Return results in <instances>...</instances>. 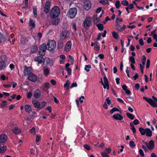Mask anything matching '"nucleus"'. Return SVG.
I'll use <instances>...</instances> for the list:
<instances>
[{"mask_svg": "<svg viewBox=\"0 0 157 157\" xmlns=\"http://www.w3.org/2000/svg\"><path fill=\"white\" fill-rule=\"evenodd\" d=\"M60 13L59 8L58 6H55L51 9L50 15L51 18L55 19L59 16Z\"/></svg>", "mask_w": 157, "mask_h": 157, "instance_id": "1", "label": "nucleus"}, {"mask_svg": "<svg viewBox=\"0 0 157 157\" xmlns=\"http://www.w3.org/2000/svg\"><path fill=\"white\" fill-rule=\"evenodd\" d=\"M152 98L153 100L151 98H148L145 97H143V99L148 102L152 107H157V98L154 96H152Z\"/></svg>", "mask_w": 157, "mask_h": 157, "instance_id": "2", "label": "nucleus"}, {"mask_svg": "<svg viewBox=\"0 0 157 157\" xmlns=\"http://www.w3.org/2000/svg\"><path fill=\"white\" fill-rule=\"evenodd\" d=\"M56 43L54 40H51L47 44V49L51 51H54L56 47Z\"/></svg>", "mask_w": 157, "mask_h": 157, "instance_id": "3", "label": "nucleus"}, {"mask_svg": "<svg viewBox=\"0 0 157 157\" xmlns=\"http://www.w3.org/2000/svg\"><path fill=\"white\" fill-rule=\"evenodd\" d=\"M116 19L115 25V26L117 27L116 29L118 30L120 32H122L125 29L126 26L125 25H124L122 27H120L121 25H120V22L119 21V18L117 17Z\"/></svg>", "mask_w": 157, "mask_h": 157, "instance_id": "4", "label": "nucleus"}, {"mask_svg": "<svg viewBox=\"0 0 157 157\" xmlns=\"http://www.w3.org/2000/svg\"><path fill=\"white\" fill-rule=\"evenodd\" d=\"M77 13V10L76 8H70L68 12L67 15L71 18H73Z\"/></svg>", "mask_w": 157, "mask_h": 157, "instance_id": "5", "label": "nucleus"}, {"mask_svg": "<svg viewBox=\"0 0 157 157\" xmlns=\"http://www.w3.org/2000/svg\"><path fill=\"white\" fill-rule=\"evenodd\" d=\"M39 50L38 51L39 55L41 56L45 55L46 49H47V45L44 44H42L39 47Z\"/></svg>", "mask_w": 157, "mask_h": 157, "instance_id": "6", "label": "nucleus"}, {"mask_svg": "<svg viewBox=\"0 0 157 157\" xmlns=\"http://www.w3.org/2000/svg\"><path fill=\"white\" fill-rule=\"evenodd\" d=\"M146 145L147 147L150 150H151L154 148V142L153 140H150L149 143L147 142L143 141Z\"/></svg>", "mask_w": 157, "mask_h": 157, "instance_id": "7", "label": "nucleus"}, {"mask_svg": "<svg viewBox=\"0 0 157 157\" xmlns=\"http://www.w3.org/2000/svg\"><path fill=\"white\" fill-rule=\"evenodd\" d=\"M82 25L86 29H88L91 25V21L90 18L88 17L86 18L83 22Z\"/></svg>", "mask_w": 157, "mask_h": 157, "instance_id": "8", "label": "nucleus"}, {"mask_svg": "<svg viewBox=\"0 0 157 157\" xmlns=\"http://www.w3.org/2000/svg\"><path fill=\"white\" fill-rule=\"evenodd\" d=\"M32 67H27L26 66L24 67V74L25 76H28L30 73H32Z\"/></svg>", "mask_w": 157, "mask_h": 157, "instance_id": "9", "label": "nucleus"}, {"mask_svg": "<svg viewBox=\"0 0 157 157\" xmlns=\"http://www.w3.org/2000/svg\"><path fill=\"white\" fill-rule=\"evenodd\" d=\"M51 6V2L50 1H47L46 2L44 6V11L45 13L47 14L50 12Z\"/></svg>", "mask_w": 157, "mask_h": 157, "instance_id": "10", "label": "nucleus"}, {"mask_svg": "<svg viewBox=\"0 0 157 157\" xmlns=\"http://www.w3.org/2000/svg\"><path fill=\"white\" fill-rule=\"evenodd\" d=\"M84 8L86 10H89L91 7V3L89 0H86L83 2Z\"/></svg>", "mask_w": 157, "mask_h": 157, "instance_id": "11", "label": "nucleus"}, {"mask_svg": "<svg viewBox=\"0 0 157 157\" xmlns=\"http://www.w3.org/2000/svg\"><path fill=\"white\" fill-rule=\"evenodd\" d=\"M28 79L29 81L33 82H36L37 80L36 76L33 73H30L28 77Z\"/></svg>", "mask_w": 157, "mask_h": 157, "instance_id": "12", "label": "nucleus"}, {"mask_svg": "<svg viewBox=\"0 0 157 157\" xmlns=\"http://www.w3.org/2000/svg\"><path fill=\"white\" fill-rule=\"evenodd\" d=\"M69 33L67 31H64L60 34V40H63L69 36Z\"/></svg>", "mask_w": 157, "mask_h": 157, "instance_id": "13", "label": "nucleus"}, {"mask_svg": "<svg viewBox=\"0 0 157 157\" xmlns=\"http://www.w3.org/2000/svg\"><path fill=\"white\" fill-rule=\"evenodd\" d=\"M33 95L34 98H40L41 95V94L40 90L38 89L36 90L34 92Z\"/></svg>", "mask_w": 157, "mask_h": 157, "instance_id": "14", "label": "nucleus"}, {"mask_svg": "<svg viewBox=\"0 0 157 157\" xmlns=\"http://www.w3.org/2000/svg\"><path fill=\"white\" fill-rule=\"evenodd\" d=\"M32 103L33 104L35 108L38 109H40V102L36 100H32Z\"/></svg>", "mask_w": 157, "mask_h": 157, "instance_id": "15", "label": "nucleus"}, {"mask_svg": "<svg viewBox=\"0 0 157 157\" xmlns=\"http://www.w3.org/2000/svg\"><path fill=\"white\" fill-rule=\"evenodd\" d=\"M7 139V136L6 135L3 134L0 135V142L1 143L5 142Z\"/></svg>", "mask_w": 157, "mask_h": 157, "instance_id": "16", "label": "nucleus"}, {"mask_svg": "<svg viewBox=\"0 0 157 157\" xmlns=\"http://www.w3.org/2000/svg\"><path fill=\"white\" fill-rule=\"evenodd\" d=\"M113 118L116 120H121L123 119V117L118 113L115 114L113 116Z\"/></svg>", "mask_w": 157, "mask_h": 157, "instance_id": "17", "label": "nucleus"}, {"mask_svg": "<svg viewBox=\"0 0 157 157\" xmlns=\"http://www.w3.org/2000/svg\"><path fill=\"white\" fill-rule=\"evenodd\" d=\"M71 40L68 41L65 46V50L66 51H69L71 48Z\"/></svg>", "mask_w": 157, "mask_h": 157, "instance_id": "18", "label": "nucleus"}, {"mask_svg": "<svg viewBox=\"0 0 157 157\" xmlns=\"http://www.w3.org/2000/svg\"><path fill=\"white\" fill-rule=\"evenodd\" d=\"M29 26L31 27L30 29H32L33 28H35V21H34L33 19L30 18L29 20Z\"/></svg>", "mask_w": 157, "mask_h": 157, "instance_id": "19", "label": "nucleus"}, {"mask_svg": "<svg viewBox=\"0 0 157 157\" xmlns=\"http://www.w3.org/2000/svg\"><path fill=\"white\" fill-rule=\"evenodd\" d=\"M35 60L39 64H41L44 62V58L40 56L36 57L35 59Z\"/></svg>", "mask_w": 157, "mask_h": 157, "instance_id": "20", "label": "nucleus"}, {"mask_svg": "<svg viewBox=\"0 0 157 157\" xmlns=\"http://www.w3.org/2000/svg\"><path fill=\"white\" fill-rule=\"evenodd\" d=\"M145 134L147 137H151L152 135V132L149 128H145Z\"/></svg>", "mask_w": 157, "mask_h": 157, "instance_id": "21", "label": "nucleus"}, {"mask_svg": "<svg viewBox=\"0 0 157 157\" xmlns=\"http://www.w3.org/2000/svg\"><path fill=\"white\" fill-rule=\"evenodd\" d=\"M13 132L15 134L18 135L21 132V130L17 127H15L13 129Z\"/></svg>", "mask_w": 157, "mask_h": 157, "instance_id": "22", "label": "nucleus"}, {"mask_svg": "<svg viewBox=\"0 0 157 157\" xmlns=\"http://www.w3.org/2000/svg\"><path fill=\"white\" fill-rule=\"evenodd\" d=\"M103 79L105 84L106 87V89L107 90H109V85L108 79L106 76H105L103 77Z\"/></svg>", "mask_w": 157, "mask_h": 157, "instance_id": "23", "label": "nucleus"}, {"mask_svg": "<svg viewBox=\"0 0 157 157\" xmlns=\"http://www.w3.org/2000/svg\"><path fill=\"white\" fill-rule=\"evenodd\" d=\"M6 67V63L4 60L0 61V68L2 69H4Z\"/></svg>", "mask_w": 157, "mask_h": 157, "instance_id": "24", "label": "nucleus"}, {"mask_svg": "<svg viewBox=\"0 0 157 157\" xmlns=\"http://www.w3.org/2000/svg\"><path fill=\"white\" fill-rule=\"evenodd\" d=\"M63 46V42L61 40H59L57 42V48L58 49H62Z\"/></svg>", "mask_w": 157, "mask_h": 157, "instance_id": "25", "label": "nucleus"}, {"mask_svg": "<svg viewBox=\"0 0 157 157\" xmlns=\"http://www.w3.org/2000/svg\"><path fill=\"white\" fill-rule=\"evenodd\" d=\"M25 109L26 112L28 113L32 112V111L31 107L29 105H25Z\"/></svg>", "mask_w": 157, "mask_h": 157, "instance_id": "26", "label": "nucleus"}, {"mask_svg": "<svg viewBox=\"0 0 157 157\" xmlns=\"http://www.w3.org/2000/svg\"><path fill=\"white\" fill-rule=\"evenodd\" d=\"M37 50V46L36 45H33L32 47L31 52L32 53H34L36 52Z\"/></svg>", "mask_w": 157, "mask_h": 157, "instance_id": "27", "label": "nucleus"}, {"mask_svg": "<svg viewBox=\"0 0 157 157\" xmlns=\"http://www.w3.org/2000/svg\"><path fill=\"white\" fill-rule=\"evenodd\" d=\"M112 36L115 39L117 40L119 38V35L115 31H113L112 33Z\"/></svg>", "mask_w": 157, "mask_h": 157, "instance_id": "28", "label": "nucleus"}, {"mask_svg": "<svg viewBox=\"0 0 157 157\" xmlns=\"http://www.w3.org/2000/svg\"><path fill=\"white\" fill-rule=\"evenodd\" d=\"M126 115L127 117L131 120H133L134 119V115L132 114L129 113H126Z\"/></svg>", "mask_w": 157, "mask_h": 157, "instance_id": "29", "label": "nucleus"}, {"mask_svg": "<svg viewBox=\"0 0 157 157\" xmlns=\"http://www.w3.org/2000/svg\"><path fill=\"white\" fill-rule=\"evenodd\" d=\"M37 8L36 6H34L33 8V13L34 15V17L36 18L37 16Z\"/></svg>", "mask_w": 157, "mask_h": 157, "instance_id": "30", "label": "nucleus"}, {"mask_svg": "<svg viewBox=\"0 0 157 157\" xmlns=\"http://www.w3.org/2000/svg\"><path fill=\"white\" fill-rule=\"evenodd\" d=\"M96 26L98 28V29L100 31H102L104 29L103 25L102 24H97Z\"/></svg>", "mask_w": 157, "mask_h": 157, "instance_id": "31", "label": "nucleus"}, {"mask_svg": "<svg viewBox=\"0 0 157 157\" xmlns=\"http://www.w3.org/2000/svg\"><path fill=\"white\" fill-rule=\"evenodd\" d=\"M60 21V19L59 18H57L55 19L52 22V24L54 25H56L58 24Z\"/></svg>", "mask_w": 157, "mask_h": 157, "instance_id": "32", "label": "nucleus"}, {"mask_svg": "<svg viewBox=\"0 0 157 157\" xmlns=\"http://www.w3.org/2000/svg\"><path fill=\"white\" fill-rule=\"evenodd\" d=\"M139 132H140L141 134L142 135H144L146 133L145 129H144L142 127H140L139 129Z\"/></svg>", "mask_w": 157, "mask_h": 157, "instance_id": "33", "label": "nucleus"}, {"mask_svg": "<svg viewBox=\"0 0 157 157\" xmlns=\"http://www.w3.org/2000/svg\"><path fill=\"white\" fill-rule=\"evenodd\" d=\"M146 58L144 55L142 56L141 58V62L143 65L145 66Z\"/></svg>", "mask_w": 157, "mask_h": 157, "instance_id": "34", "label": "nucleus"}, {"mask_svg": "<svg viewBox=\"0 0 157 157\" xmlns=\"http://www.w3.org/2000/svg\"><path fill=\"white\" fill-rule=\"evenodd\" d=\"M129 61L131 62V64H134L135 63V60L134 57L130 56L129 58Z\"/></svg>", "mask_w": 157, "mask_h": 157, "instance_id": "35", "label": "nucleus"}, {"mask_svg": "<svg viewBox=\"0 0 157 157\" xmlns=\"http://www.w3.org/2000/svg\"><path fill=\"white\" fill-rule=\"evenodd\" d=\"M91 67V66L90 64L86 65L85 66L84 69L87 72H89L90 71V69Z\"/></svg>", "mask_w": 157, "mask_h": 157, "instance_id": "36", "label": "nucleus"}, {"mask_svg": "<svg viewBox=\"0 0 157 157\" xmlns=\"http://www.w3.org/2000/svg\"><path fill=\"white\" fill-rule=\"evenodd\" d=\"M119 110L116 107H113L112 109L110 111V114L113 113L114 112L117 111L119 112Z\"/></svg>", "mask_w": 157, "mask_h": 157, "instance_id": "37", "label": "nucleus"}, {"mask_svg": "<svg viewBox=\"0 0 157 157\" xmlns=\"http://www.w3.org/2000/svg\"><path fill=\"white\" fill-rule=\"evenodd\" d=\"M7 147L5 146H3L0 148V153H4L6 151Z\"/></svg>", "mask_w": 157, "mask_h": 157, "instance_id": "38", "label": "nucleus"}, {"mask_svg": "<svg viewBox=\"0 0 157 157\" xmlns=\"http://www.w3.org/2000/svg\"><path fill=\"white\" fill-rule=\"evenodd\" d=\"M7 102L6 101L4 100L2 101V103L1 104V107L2 108H4L5 107H6L7 105L6 103H7Z\"/></svg>", "mask_w": 157, "mask_h": 157, "instance_id": "39", "label": "nucleus"}, {"mask_svg": "<svg viewBox=\"0 0 157 157\" xmlns=\"http://www.w3.org/2000/svg\"><path fill=\"white\" fill-rule=\"evenodd\" d=\"M121 2V4L124 6H127L129 5L128 2L126 0H123Z\"/></svg>", "mask_w": 157, "mask_h": 157, "instance_id": "40", "label": "nucleus"}, {"mask_svg": "<svg viewBox=\"0 0 157 157\" xmlns=\"http://www.w3.org/2000/svg\"><path fill=\"white\" fill-rule=\"evenodd\" d=\"M44 74V75H48L49 73V71L48 68H45L43 70Z\"/></svg>", "mask_w": 157, "mask_h": 157, "instance_id": "41", "label": "nucleus"}, {"mask_svg": "<svg viewBox=\"0 0 157 157\" xmlns=\"http://www.w3.org/2000/svg\"><path fill=\"white\" fill-rule=\"evenodd\" d=\"M115 6L117 9H119L120 6V1H117L115 3Z\"/></svg>", "mask_w": 157, "mask_h": 157, "instance_id": "42", "label": "nucleus"}, {"mask_svg": "<svg viewBox=\"0 0 157 157\" xmlns=\"http://www.w3.org/2000/svg\"><path fill=\"white\" fill-rule=\"evenodd\" d=\"M139 152L141 157H144L145 155L142 149H139Z\"/></svg>", "mask_w": 157, "mask_h": 157, "instance_id": "43", "label": "nucleus"}, {"mask_svg": "<svg viewBox=\"0 0 157 157\" xmlns=\"http://www.w3.org/2000/svg\"><path fill=\"white\" fill-rule=\"evenodd\" d=\"M129 146L131 147H134L136 145L134 142L133 141H131L129 143Z\"/></svg>", "mask_w": 157, "mask_h": 157, "instance_id": "44", "label": "nucleus"}, {"mask_svg": "<svg viewBox=\"0 0 157 157\" xmlns=\"http://www.w3.org/2000/svg\"><path fill=\"white\" fill-rule=\"evenodd\" d=\"M44 61H45V62L46 63V64L47 65H48L49 63H50V59L48 57L44 59Z\"/></svg>", "mask_w": 157, "mask_h": 157, "instance_id": "45", "label": "nucleus"}, {"mask_svg": "<svg viewBox=\"0 0 157 157\" xmlns=\"http://www.w3.org/2000/svg\"><path fill=\"white\" fill-rule=\"evenodd\" d=\"M105 102H106V104H107L108 105H110L111 103V101L109 99V98H107L106 99Z\"/></svg>", "mask_w": 157, "mask_h": 157, "instance_id": "46", "label": "nucleus"}, {"mask_svg": "<svg viewBox=\"0 0 157 157\" xmlns=\"http://www.w3.org/2000/svg\"><path fill=\"white\" fill-rule=\"evenodd\" d=\"M69 85L70 83H68L67 81L66 83L64 85L63 87L65 88L67 87V90H68L69 88Z\"/></svg>", "mask_w": 157, "mask_h": 157, "instance_id": "47", "label": "nucleus"}, {"mask_svg": "<svg viewBox=\"0 0 157 157\" xmlns=\"http://www.w3.org/2000/svg\"><path fill=\"white\" fill-rule=\"evenodd\" d=\"M46 104V103L45 101H43V102H42L40 104V109H39V110H40L41 109V108L44 107V106Z\"/></svg>", "mask_w": 157, "mask_h": 157, "instance_id": "48", "label": "nucleus"}, {"mask_svg": "<svg viewBox=\"0 0 157 157\" xmlns=\"http://www.w3.org/2000/svg\"><path fill=\"white\" fill-rule=\"evenodd\" d=\"M65 69L67 71L68 74L69 75H71L72 72L71 69L70 68H67Z\"/></svg>", "mask_w": 157, "mask_h": 157, "instance_id": "49", "label": "nucleus"}, {"mask_svg": "<svg viewBox=\"0 0 157 157\" xmlns=\"http://www.w3.org/2000/svg\"><path fill=\"white\" fill-rule=\"evenodd\" d=\"M84 147L87 150H89L90 149V146L88 144H85L83 145Z\"/></svg>", "mask_w": 157, "mask_h": 157, "instance_id": "50", "label": "nucleus"}, {"mask_svg": "<svg viewBox=\"0 0 157 157\" xmlns=\"http://www.w3.org/2000/svg\"><path fill=\"white\" fill-rule=\"evenodd\" d=\"M150 65V60L149 59H148L147 61V63L146 66V68L147 69L149 68Z\"/></svg>", "mask_w": 157, "mask_h": 157, "instance_id": "51", "label": "nucleus"}, {"mask_svg": "<svg viewBox=\"0 0 157 157\" xmlns=\"http://www.w3.org/2000/svg\"><path fill=\"white\" fill-rule=\"evenodd\" d=\"M41 136L38 135H37L36 136V143L38 142L40 140Z\"/></svg>", "mask_w": 157, "mask_h": 157, "instance_id": "52", "label": "nucleus"}, {"mask_svg": "<svg viewBox=\"0 0 157 157\" xmlns=\"http://www.w3.org/2000/svg\"><path fill=\"white\" fill-rule=\"evenodd\" d=\"M32 93L31 92H29L27 93V97L28 98H30L32 96Z\"/></svg>", "mask_w": 157, "mask_h": 157, "instance_id": "53", "label": "nucleus"}, {"mask_svg": "<svg viewBox=\"0 0 157 157\" xmlns=\"http://www.w3.org/2000/svg\"><path fill=\"white\" fill-rule=\"evenodd\" d=\"M102 157H109V156L105 152H102L101 154Z\"/></svg>", "mask_w": 157, "mask_h": 157, "instance_id": "54", "label": "nucleus"}, {"mask_svg": "<svg viewBox=\"0 0 157 157\" xmlns=\"http://www.w3.org/2000/svg\"><path fill=\"white\" fill-rule=\"evenodd\" d=\"M139 121L138 119H135L133 121V124L135 125H137L139 124Z\"/></svg>", "mask_w": 157, "mask_h": 157, "instance_id": "55", "label": "nucleus"}, {"mask_svg": "<svg viewBox=\"0 0 157 157\" xmlns=\"http://www.w3.org/2000/svg\"><path fill=\"white\" fill-rule=\"evenodd\" d=\"M77 84L76 82L73 83L70 86V88H72L73 87H76L77 86Z\"/></svg>", "mask_w": 157, "mask_h": 157, "instance_id": "56", "label": "nucleus"}, {"mask_svg": "<svg viewBox=\"0 0 157 157\" xmlns=\"http://www.w3.org/2000/svg\"><path fill=\"white\" fill-rule=\"evenodd\" d=\"M84 99L85 97L83 96H81L79 98V101H80V103L82 104L83 103V101L82 100H81V99Z\"/></svg>", "mask_w": 157, "mask_h": 157, "instance_id": "57", "label": "nucleus"}, {"mask_svg": "<svg viewBox=\"0 0 157 157\" xmlns=\"http://www.w3.org/2000/svg\"><path fill=\"white\" fill-rule=\"evenodd\" d=\"M33 115H31L29 116L27 118V120L29 121H32V119L33 118Z\"/></svg>", "mask_w": 157, "mask_h": 157, "instance_id": "58", "label": "nucleus"}, {"mask_svg": "<svg viewBox=\"0 0 157 157\" xmlns=\"http://www.w3.org/2000/svg\"><path fill=\"white\" fill-rule=\"evenodd\" d=\"M139 44L141 46H143L144 44V42L143 40L141 38L140 39L139 41Z\"/></svg>", "mask_w": 157, "mask_h": 157, "instance_id": "59", "label": "nucleus"}, {"mask_svg": "<svg viewBox=\"0 0 157 157\" xmlns=\"http://www.w3.org/2000/svg\"><path fill=\"white\" fill-rule=\"evenodd\" d=\"M49 83L48 82H45L44 84V87L46 88L47 89H48L49 88Z\"/></svg>", "mask_w": 157, "mask_h": 157, "instance_id": "60", "label": "nucleus"}, {"mask_svg": "<svg viewBox=\"0 0 157 157\" xmlns=\"http://www.w3.org/2000/svg\"><path fill=\"white\" fill-rule=\"evenodd\" d=\"M105 152L108 154H109L111 152V149L110 148H106L105 150Z\"/></svg>", "mask_w": 157, "mask_h": 157, "instance_id": "61", "label": "nucleus"}, {"mask_svg": "<svg viewBox=\"0 0 157 157\" xmlns=\"http://www.w3.org/2000/svg\"><path fill=\"white\" fill-rule=\"evenodd\" d=\"M135 87L137 90H138L140 87V85L139 83H136L135 84Z\"/></svg>", "mask_w": 157, "mask_h": 157, "instance_id": "62", "label": "nucleus"}, {"mask_svg": "<svg viewBox=\"0 0 157 157\" xmlns=\"http://www.w3.org/2000/svg\"><path fill=\"white\" fill-rule=\"evenodd\" d=\"M139 77V75L137 73H136L135 75L133 77V78L135 80H136Z\"/></svg>", "mask_w": 157, "mask_h": 157, "instance_id": "63", "label": "nucleus"}, {"mask_svg": "<svg viewBox=\"0 0 157 157\" xmlns=\"http://www.w3.org/2000/svg\"><path fill=\"white\" fill-rule=\"evenodd\" d=\"M129 49L131 51H134L135 49V47L133 45H132L130 46L129 48Z\"/></svg>", "mask_w": 157, "mask_h": 157, "instance_id": "64", "label": "nucleus"}]
</instances>
